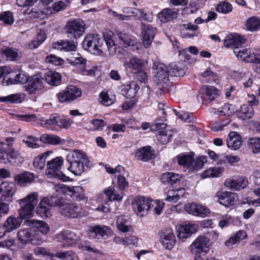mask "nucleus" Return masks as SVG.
<instances>
[{"label": "nucleus", "mask_w": 260, "mask_h": 260, "mask_svg": "<svg viewBox=\"0 0 260 260\" xmlns=\"http://www.w3.org/2000/svg\"><path fill=\"white\" fill-rule=\"evenodd\" d=\"M103 37L104 39L97 34L87 35L83 42V47L92 54L100 55L105 50L104 44L105 42L110 55L116 54L117 50L118 53H121L122 49L121 47H117L111 33L104 32Z\"/></svg>", "instance_id": "f257e3e1"}, {"label": "nucleus", "mask_w": 260, "mask_h": 260, "mask_svg": "<svg viewBox=\"0 0 260 260\" xmlns=\"http://www.w3.org/2000/svg\"><path fill=\"white\" fill-rule=\"evenodd\" d=\"M246 39L238 34H230L225 39L224 46L232 48L234 54L238 59L247 62H255L256 63L257 72L260 73V49L257 53H251L250 48H246L242 46Z\"/></svg>", "instance_id": "f03ea898"}, {"label": "nucleus", "mask_w": 260, "mask_h": 260, "mask_svg": "<svg viewBox=\"0 0 260 260\" xmlns=\"http://www.w3.org/2000/svg\"><path fill=\"white\" fill-rule=\"evenodd\" d=\"M66 160L70 164L68 170L76 176H80L84 171V165L89 162L86 154L81 150L74 149L68 154Z\"/></svg>", "instance_id": "7ed1b4c3"}, {"label": "nucleus", "mask_w": 260, "mask_h": 260, "mask_svg": "<svg viewBox=\"0 0 260 260\" xmlns=\"http://www.w3.org/2000/svg\"><path fill=\"white\" fill-rule=\"evenodd\" d=\"M38 200V195L36 192L28 194L25 197L18 200L20 206L19 215L21 218L28 219L33 216Z\"/></svg>", "instance_id": "20e7f679"}, {"label": "nucleus", "mask_w": 260, "mask_h": 260, "mask_svg": "<svg viewBox=\"0 0 260 260\" xmlns=\"http://www.w3.org/2000/svg\"><path fill=\"white\" fill-rule=\"evenodd\" d=\"M177 161L179 165L186 168L189 172H196L202 169L207 161L206 157L201 156L193 159L190 155H184L177 156Z\"/></svg>", "instance_id": "39448f33"}, {"label": "nucleus", "mask_w": 260, "mask_h": 260, "mask_svg": "<svg viewBox=\"0 0 260 260\" xmlns=\"http://www.w3.org/2000/svg\"><path fill=\"white\" fill-rule=\"evenodd\" d=\"M85 26V24L80 19L68 21L64 27L66 35L70 39H77L83 35Z\"/></svg>", "instance_id": "423d86ee"}, {"label": "nucleus", "mask_w": 260, "mask_h": 260, "mask_svg": "<svg viewBox=\"0 0 260 260\" xmlns=\"http://www.w3.org/2000/svg\"><path fill=\"white\" fill-rule=\"evenodd\" d=\"M63 160L61 157H57L48 161L46 174L49 178H55L60 180L65 181L67 177L60 171Z\"/></svg>", "instance_id": "0eeeda50"}, {"label": "nucleus", "mask_w": 260, "mask_h": 260, "mask_svg": "<svg viewBox=\"0 0 260 260\" xmlns=\"http://www.w3.org/2000/svg\"><path fill=\"white\" fill-rule=\"evenodd\" d=\"M154 79L157 84L164 86L169 81V70L164 63L159 62H154L152 66Z\"/></svg>", "instance_id": "6e6552de"}, {"label": "nucleus", "mask_w": 260, "mask_h": 260, "mask_svg": "<svg viewBox=\"0 0 260 260\" xmlns=\"http://www.w3.org/2000/svg\"><path fill=\"white\" fill-rule=\"evenodd\" d=\"M58 197L51 196L44 198L39 203L37 208V212L42 218H47L51 216L50 207H56L58 203Z\"/></svg>", "instance_id": "1a4fd4ad"}, {"label": "nucleus", "mask_w": 260, "mask_h": 260, "mask_svg": "<svg viewBox=\"0 0 260 260\" xmlns=\"http://www.w3.org/2000/svg\"><path fill=\"white\" fill-rule=\"evenodd\" d=\"M59 202L56 207L59 208L60 214L65 217L75 218L79 216V207L76 203H66L63 199L58 197Z\"/></svg>", "instance_id": "9d476101"}, {"label": "nucleus", "mask_w": 260, "mask_h": 260, "mask_svg": "<svg viewBox=\"0 0 260 260\" xmlns=\"http://www.w3.org/2000/svg\"><path fill=\"white\" fill-rule=\"evenodd\" d=\"M152 202V200L143 196L136 198L133 203V206L137 215L141 217L147 215L151 206H153Z\"/></svg>", "instance_id": "9b49d317"}, {"label": "nucleus", "mask_w": 260, "mask_h": 260, "mask_svg": "<svg viewBox=\"0 0 260 260\" xmlns=\"http://www.w3.org/2000/svg\"><path fill=\"white\" fill-rule=\"evenodd\" d=\"M210 240L205 236L198 237L191 245L193 253L207 254L209 251Z\"/></svg>", "instance_id": "f8f14e48"}, {"label": "nucleus", "mask_w": 260, "mask_h": 260, "mask_svg": "<svg viewBox=\"0 0 260 260\" xmlns=\"http://www.w3.org/2000/svg\"><path fill=\"white\" fill-rule=\"evenodd\" d=\"M16 191L15 185L12 182L4 181L0 179V198L6 202H12V197Z\"/></svg>", "instance_id": "ddd939ff"}, {"label": "nucleus", "mask_w": 260, "mask_h": 260, "mask_svg": "<svg viewBox=\"0 0 260 260\" xmlns=\"http://www.w3.org/2000/svg\"><path fill=\"white\" fill-rule=\"evenodd\" d=\"M167 124L164 122H160L157 121L151 126V129L153 131L165 129ZM173 136V132L170 129H162L159 131L157 136V140L162 144L168 143Z\"/></svg>", "instance_id": "4468645a"}, {"label": "nucleus", "mask_w": 260, "mask_h": 260, "mask_svg": "<svg viewBox=\"0 0 260 260\" xmlns=\"http://www.w3.org/2000/svg\"><path fill=\"white\" fill-rule=\"evenodd\" d=\"M58 187L75 201L84 200L86 199L83 189L80 186H70L61 184L59 185Z\"/></svg>", "instance_id": "2eb2a0df"}, {"label": "nucleus", "mask_w": 260, "mask_h": 260, "mask_svg": "<svg viewBox=\"0 0 260 260\" xmlns=\"http://www.w3.org/2000/svg\"><path fill=\"white\" fill-rule=\"evenodd\" d=\"M72 122V121L69 118L56 113L52 114L49 119L42 120V124L54 126L57 125L61 128H67Z\"/></svg>", "instance_id": "dca6fc26"}, {"label": "nucleus", "mask_w": 260, "mask_h": 260, "mask_svg": "<svg viewBox=\"0 0 260 260\" xmlns=\"http://www.w3.org/2000/svg\"><path fill=\"white\" fill-rule=\"evenodd\" d=\"M111 229L105 225H95L89 231V236L96 240L107 239L111 234Z\"/></svg>", "instance_id": "f3484780"}, {"label": "nucleus", "mask_w": 260, "mask_h": 260, "mask_svg": "<svg viewBox=\"0 0 260 260\" xmlns=\"http://www.w3.org/2000/svg\"><path fill=\"white\" fill-rule=\"evenodd\" d=\"M141 29L143 44L145 48H148L154 38L156 29L149 24L144 23H142Z\"/></svg>", "instance_id": "a211bd4d"}, {"label": "nucleus", "mask_w": 260, "mask_h": 260, "mask_svg": "<svg viewBox=\"0 0 260 260\" xmlns=\"http://www.w3.org/2000/svg\"><path fill=\"white\" fill-rule=\"evenodd\" d=\"M43 79L37 76L30 77L27 84L24 86L25 90L29 94H35L44 88Z\"/></svg>", "instance_id": "6ab92c4d"}, {"label": "nucleus", "mask_w": 260, "mask_h": 260, "mask_svg": "<svg viewBox=\"0 0 260 260\" xmlns=\"http://www.w3.org/2000/svg\"><path fill=\"white\" fill-rule=\"evenodd\" d=\"M198 229V225L195 223L179 225L177 231V237L183 241L196 233Z\"/></svg>", "instance_id": "aec40b11"}, {"label": "nucleus", "mask_w": 260, "mask_h": 260, "mask_svg": "<svg viewBox=\"0 0 260 260\" xmlns=\"http://www.w3.org/2000/svg\"><path fill=\"white\" fill-rule=\"evenodd\" d=\"M185 209L189 214L203 217L207 216L210 213L209 209L206 206L196 203L186 205Z\"/></svg>", "instance_id": "412c9836"}, {"label": "nucleus", "mask_w": 260, "mask_h": 260, "mask_svg": "<svg viewBox=\"0 0 260 260\" xmlns=\"http://www.w3.org/2000/svg\"><path fill=\"white\" fill-rule=\"evenodd\" d=\"M247 184V179L243 176H239L236 179H227L224 181V185L233 190H240L243 189Z\"/></svg>", "instance_id": "4be33fe9"}, {"label": "nucleus", "mask_w": 260, "mask_h": 260, "mask_svg": "<svg viewBox=\"0 0 260 260\" xmlns=\"http://www.w3.org/2000/svg\"><path fill=\"white\" fill-rule=\"evenodd\" d=\"M160 240L163 245L167 249L170 250L175 244V236L173 232V230L167 228L162 230L160 235Z\"/></svg>", "instance_id": "5701e85b"}, {"label": "nucleus", "mask_w": 260, "mask_h": 260, "mask_svg": "<svg viewBox=\"0 0 260 260\" xmlns=\"http://www.w3.org/2000/svg\"><path fill=\"white\" fill-rule=\"evenodd\" d=\"M154 155V150L149 146L141 147L135 152L136 158L142 161H147L153 159Z\"/></svg>", "instance_id": "b1692460"}, {"label": "nucleus", "mask_w": 260, "mask_h": 260, "mask_svg": "<svg viewBox=\"0 0 260 260\" xmlns=\"http://www.w3.org/2000/svg\"><path fill=\"white\" fill-rule=\"evenodd\" d=\"M146 63L147 61L143 59L137 57H133L130 58L128 60L125 61L123 66L125 69L132 70L136 73L143 69H145Z\"/></svg>", "instance_id": "393cba45"}, {"label": "nucleus", "mask_w": 260, "mask_h": 260, "mask_svg": "<svg viewBox=\"0 0 260 260\" xmlns=\"http://www.w3.org/2000/svg\"><path fill=\"white\" fill-rule=\"evenodd\" d=\"M242 141L241 136L236 132H230L226 140L227 146L232 150H236L240 148Z\"/></svg>", "instance_id": "a878e982"}, {"label": "nucleus", "mask_w": 260, "mask_h": 260, "mask_svg": "<svg viewBox=\"0 0 260 260\" xmlns=\"http://www.w3.org/2000/svg\"><path fill=\"white\" fill-rule=\"evenodd\" d=\"M116 35L120 44L124 47L134 46L137 44V39L131 34L118 31L116 32Z\"/></svg>", "instance_id": "bb28decb"}, {"label": "nucleus", "mask_w": 260, "mask_h": 260, "mask_svg": "<svg viewBox=\"0 0 260 260\" xmlns=\"http://www.w3.org/2000/svg\"><path fill=\"white\" fill-rule=\"evenodd\" d=\"M54 49L59 51H72L75 50L76 44L73 41L60 40L52 44Z\"/></svg>", "instance_id": "cd10ccee"}, {"label": "nucleus", "mask_w": 260, "mask_h": 260, "mask_svg": "<svg viewBox=\"0 0 260 260\" xmlns=\"http://www.w3.org/2000/svg\"><path fill=\"white\" fill-rule=\"evenodd\" d=\"M7 159L12 164L18 166L24 161L21 154L15 150L12 146H8V151L6 152Z\"/></svg>", "instance_id": "c85d7f7f"}, {"label": "nucleus", "mask_w": 260, "mask_h": 260, "mask_svg": "<svg viewBox=\"0 0 260 260\" xmlns=\"http://www.w3.org/2000/svg\"><path fill=\"white\" fill-rule=\"evenodd\" d=\"M35 179L33 173L29 172H24L16 175L14 177V181L19 185L25 186L32 182Z\"/></svg>", "instance_id": "c756f323"}, {"label": "nucleus", "mask_w": 260, "mask_h": 260, "mask_svg": "<svg viewBox=\"0 0 260 260\" xmlns=\"http://www.w3.org/2000/svg\"><path fill=\"white\" fill-rule=\"evenodd\" d=\"M168 68L169 75L171 77L183 76L185 74L186 68L180 62L171 63Z\"/></svg>", "instance_id": "7c9ffc66"}, {"label": "nucleus", "mask_w": 260, "mask_h": 260, "mask_svg": "<svg viewBox=\"0 0 260 260\" xmlns=\"http://www.w3.org/2000/svg\"><path fill=\"white\" fill-rule=\"evenodd\" d=\"M177 16V12L171 8L164 9L157 14L160 21L163 23H166L176 19Z\"/></svg>", "instance_id": "2f4dec72"}, {"label": "nucleus", "mask_w": 260, "mask_h": 260, "mask_svg": "<svg viewBox=\"0 0 260 260\" xmlns=\"http://www.w3.org/2000/svg\"><path fill=\"white\" fill-rule=\"evenodd\" d=\"M22 219L21 217H9L3 226L5 231V233L6 232H10L18 228L22 222Z\"/></svg>", "instance_id": "473e14b6"}, {"label": "nucleus", "mask_w": 260, "mask_h": 260, "mask_svg": "<svg viewBox=\"0 0 260 260\" xmlns=\"http://www.w3.org/2000/svg\"><path fill=\"white\" fill-rule=\"evenodd\" d=\"M40 140L44 143L57 145L65 143V140L57 135L45 134L41 136Z\"/></svg>", "instance_id": "72a5a7b5"}, {"label": "nucleus", "mask_w": 260, "mask_h": 260, "mask_svg": "<svg viewBox=\"0 0 260 260\" xmlns=\"http://www.w3.org/2000/svg\"><path fill=\"white\" fill-rule=\"evenodd\" d=\"M233 107V105L228 103L224 104L222 106L218 109L211 108L210 112L221 116H230L233 115L234 112Z\"/></svg>", "instance_id": "f704fd0d"}, {"label": "nucleus", "mask_w": 260, "mask_h": 260, "mask_svg": "<svg viewBox=\"0 0 260 260\" xmlns=\"http://www.w3.org/2000/svg\"><path fill=\"white\" fill-rule=\"evenodd\" d=\"M185 194V190L184 188H180L177 190H170L168 191L167 197L166 198V201L175 203L181 198L183 197Z\"/></svg>", "instance_id": "c9c22d12"}, {"label": "nucleus", "mask_w": 260, "mask_h": 260, "mask_svg": "<svg viewBox=\"0 0 260 260\" xmlns=\"http://www.w3.org/2000/svg\"><path fill=\"white\" fill-rule=\"evenodd\" d=\"M61 78L60 74L56 72L49 71L44 75V79L46 82L53 86L59 85L61 82Z\"/></svg>", "instance_id": "e433bc0d"}, {"label": "nucleus", "mask_w": 260, "mask_h": 260, "mask_svg": "<svg viewBox=\"0 0 260 260\" xmlns=\"http://www.w3.org/2000/svg\"><path fill=\"white\" fill-rule=\"evenodd\" d=\"M254 110L253 107L245 104L241 106L237 113L238 117L243 120L252 118Z\"/></svg>", "instance_id": "4c0bfd02"}, {"label": "nucleus", "mask_w": 260, "mask_h": 260, "mask_svg": "<svg viewBox=\"0 0 260 260\" xmlns=\"http://www.w3.org/2000/svg\"><path fill=\"white\" fill-rule=\"evenodd\" d=\"M140 87L135 82H128L124 85L123 90L125 92L126 96L127 98H132L137 93Z\"/></svg>", "instance_id": "58836bf2"}, {"label": "nucleus", "mask_w": 260, "mask_h": 260, "mask_svg": "<svg viewBox=\"0 0 260 260\" xmlns=\"http://www.w3.org/2000/svg\"><path fill=\"white\" fill-rule=\"evenodd\" d=\"M28 224L29 225L38 229V230L44 235L47 234L50 231L49 225L42 220H30L28 221Z\"/></svg>", "instance_id": "ea45409f"}, {"label": "nucleus", "mask_w": 260, "mask_h": 260, "mask_svg": "<svg viewBox=\"0 0 260 260\" xmlns=\"http://www.w3.org/2000/svg\"><path fill=\"white\" fill-rule=\"evenodd\" d=\"M180 175L172 172H166L161 175V180L164 184L173 185L179 181Z\"/></svg>", "instance_id": "a19ab883"}, {"label": "nucleus", "mask_w": 260, "mask_h": 260, "mask_svg": "<svg viewBox=\"0 0 260 260\" xmlns=\"http://www.w3.org/2000/svg\"><path fill=\"white\" fill-rule=\"evenodd\" d=\"M246 29L254 31L260 28V19L255 16L248 18L245 23Z\"/></svg>", "instance_id": "79ce46f5"}, {"label": "nucleus", "mask_w": 260, "mask_h": 260, "mask_svg": "<svg viewBox=\"0 0 260 260\" xmlns=\"http://www.w3.org/2000/svg\"><path fill=\"white\" fill-rule=\"evenodd\" d=\"M247 236L246 232L244 231H240L236 234L231 236L225 242V245L230 247L239 242L241 240L245 239Z\"/></svg>", "instance_id": "37998d69"}, {"label": "nucleus", "mask_w": 260, "mask_h": 260, "mask_svg": "<svg viewBox=\"0 0 260 260\" xmlns=\"http://www.w3.org/2000/svg\"><path fill=\"white\" fill-rule=\"evenodd\" d=\"M237 78H239V84L243 86L245 88H249L252 85L253 81L249 74L239 73L237 75Z\"/></svg>", "instance_id": "c03bdc74"}, {"label": "nucleus", "mask_w": 260, "mask_h": 260, "mask_svg": "<svg viewBox=\"0 0 260 260\" xmlns=\"http://www.w3.org/2000/svg\"><path fill=\"white\" fill-rule=\"evenodd\" d=\"M1 53L3 55L10 60H17L20 57L19 53L17 51L8 47L2 48Z\"/></svg>", "instance_id": "a18cd8bd"}, {"label": "nucleus", "mask_w": 260, "mask_h": 260, "mask_svg": "<svg viewBox=\"0 0 260 260\" xmlns=\"http://www.w3.org/2000/svg\"><path fill=\"white\" fill-rule=\"evenodd\" d=\"M18 237L22 243H26L31 240L32 234L29 228L20 229L17 233Z\"/></svg>", "instance_id": "49530a36"}, {"label": "nucleus", "mask_w": 260, "mask_h": 260, "mask_svg": "<svg viewBox=\"0 0 260 260\" xmlns=\"http://www.w3.org/2000/svg\"><path fill=\"white\" fill-rule=\"evenodd\" d=\"M206 89L205 100L210 102L219 95V91L213 86H205Z\"/></svg>", "instance_id": "de8ad7c7"}, {"label": "nucleus", "mask_w": 260, "mask_h": 260, "mask_svg": "<svg viewBox=\"0 0 260 260\" xmlns=\"http://www.w3.org/2000/svg\"><path fill=\"white\" fill-rule=\"evenodd\" d=\"M202 80L206 83H212L217 80L216 74L210 70L209 68L201 74Z\"/></svg>", "instance_id": "09e8293b"}, {"label": "nucleus", "mask_w": 260, "mask_h": 260, "mask_svg": "<svg viewBox=\"0 0 260 260\" xmlns=\"http://www.w3.org/2000/svg\"><path fill=\"white\" fill-rule=\"evenodd\" d=\"M45 32L42 30L38 31L36 37L32 40L29 47L31 48H37L46 40Z\"/></svg>", "instance_id": "8fccbe9b"}, {"label": "nucleus", "mask_w": 260, "mask_h": 260, "mask_svg": "<svg viewBox=\"0 0 260 260\" xmlns=\"http://www.w3.org/2000/svg\"><path fill=\"white\" fill-rule=\"evenodd\" d=\"M49 152H47L41 155L36 157L33 161L34 167L38 170H42L45 167L46 158L49 155Z\"/></svg>", "instance_id": "3c124183"}, {"label": "nucleus", "mask_w": 260, "mask_h": 260, "mask_svg": "<svg viewBox=\"0 0 260 260\" xmlns=\"http://www.w3.org/2000/svg\"><path fill=\"white\" fill-rule=\"evenodd\" d=\"M249 148L253 153H260V137H251L247 141Z\"/></svg>", "instance_id": "603ef678"}, {"label": "nucleus", "mask_w": 260, "mask_h": 260, "mask_svg": "<svg viewBox=\"0 0 260 260\" xmlns=\"http://www.w3.org/2000/svg\"><path fill=\"white\" fill-rule=\"evenodd\" d=\"M69 63L72 66L78 68L81 71H84L86 60L81 56L73 57L69 59Z\"/></svg>", "instance_id": "864d4df0"}, {"label": "nucleus", "mask_w": 260, "mask_h": 260, "mask_svg": "<svg viewBox=\"0 0 260 260\" xmlns=\"http://www.w3.org/2000/svg\"><path fill=\"white\" fill-rule=\"evenodd\" d=\"M233 7L232 5L227 2L221 1L219 3L216 7V10L224 14L230 13L232 11Z\"/></svg>", "instance_id": "5fc2aeb1"}, {"label": "nucleus", "mask_w": 260, "mask_h": 260, "mask_svg": "<svg viewBox=\"0 0 260 260\" xmlns=\"http://www.w3.org/2000/svg\"><path fill=\"white\" fill-rule=\"evenodd\" d=\"M127 221L123 216H119L117 217L116 222L117 228L122 233L128 232L129 230Z\"/></svg>", "instance_id": "6e6d98bb"}, {"label": "nucleus", "mask_w": 260, "mask_h": 260, "mask_svg": "<svg viewBox=\"0 0 260 260\" xmlns=\"http://www.w3.org/2000/svg\"><path fill=\"white\" fill-rule=\"evenodd\" d=\"M61 236L64 241L68 243L69 245L76 243L78 239V236L70 231L63 232L61 234Z\"/></svg>", "instance_id": "4d7b16f0"}, {"label": "nucleus", "mask_w": 260, "mask_h": 260, "mask_svg": "<svg viewBox=\"0 0 260 260\" xmlns=\"http://www.w3.org/2000/svg\"><path fill=\"white\" fill-rule=\"evenodd\" d=\"M67 92L69 94L71 101L76 100L81 95V90L74 85H71L66 88Z\"/></svg>", "instance_id": "13d9d810"}, {"label": "nucleus", "mask_w": 260, "mask_h": 260, "mask_svg": "<svg viewBox=\"0 0 260 260\" xmlns=\"http://www.w3.org/2000/svg\"><path fill=\"white\" fill-rule=\"evenodd\" d=\"M0 21L7 25H11L14 21L13 14L10 11H4L0 13Z\"/></svg>", "instance_id": "bf43d9fd"}, {"label": "nucleus", "mask_w": 260, "mask_h": 260, "mask_svg": "<svg viewBox=\"0 0 260 260\" xmlns=\"http://www.w3.org/2000/svg\"><path fill=\"white\" fill-rule=\"evenodd\" d=\"M70 0H60L53 4L51 7L50 13H54L64 9L70 4Z\"/></svg>", "instance_id": "052dcab7"}, {"label": "nucleus", "mask_w": 260, "mask_h": 260, "mask_svg": "<svg viewBox=\"0 0 260 260\" xmlns=\"http://www.w3.org/2000/svg\"><path fill=\"white\" fill-rule=\"evenodd\" d=\"M78 247L79 249L82 250L88 251L95 253H101V251L93 246V245H91L88 241H81L79 244Z\"/></svg>", "instance_id": "680f3d73"}, {"label": "nucleus", "mask_w": 260, "mask_h": 260, "mask_svg": "<svg viewBox=\"0 0 260 260\" xmlns=\"http://www.w3.org/2000/svg\"><path fill=\"white\" fill-rule=\"evenodd\" d=\"M0 102H9L10 103H20L22 102L20 94H12L0 98Z\"/></svg>", "instance_id": "e2e57ef3"}, {"label": "nucleus", "mask_w": 260, "mask_h": 260, "mask_svg": "<svg viewBox=\"0 0 260 260\" xmlns=\"http://www.w3.org/2000/svg\"><path fill=\"white\" fill-rule=\"evenodd\" d=\"M219 160L220 164L228 163L233 165L234 163L240 161V158L238 155H221Z\"/></svg>", "instance_id": "0e129e2a"}, {"label": "nucleus", "mask_w": 260, "mask_h": 260, "mask_svg": "<svg viewBox=\"0 0 260 260\" xmlns=\"http://www.w3.org/2000/svg\"><path fill=\"white\" fill-rule=\"evenodd\" d=\"M28 75L20 73L16 75L13 79L11 78V80H13L12 83L13 84H27L28 80L29 79Z\"/></svg>", "instance_id": "69168bd1"}, {"label": "nucleus", "mask_w": 260, "mask_h": 260, "mask_svg": "<svg viewBox=\"0 0 260 260\" xmlns=\"http://www.w3.org/2000/svg\"><path fill=\"white\" fill-rule=\"evenodd\" d=\"M54 256L62 260H74L76 257V254L72 251L57 252Z\"/></svg>", "instance_id": "338daca9"}, {"label": "nucleus", "mask_w": 260, "mask_h": 260, "mask_svg": "<svg viewBox=\"0 0 260 260\" xmlns=\"http://www.w3.org/2000/svg\"><path fill=\"white\" fill-rule=\"evenodd\" d=\"M174 113L180 119L187 122H191L193 120V114L186 112L181 111L177 112L176 110H173Z\"/></svg>", "instance_id": "774afa93"}]
</instances>
